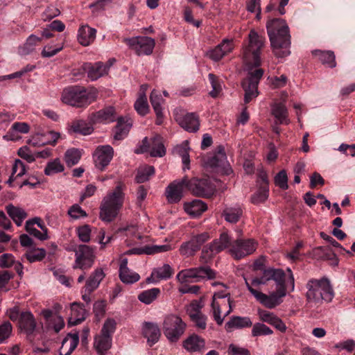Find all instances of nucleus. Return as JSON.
<instances>
[{
    "instance_id": "f3484780",
    "label": "nucleus",
    "mask_w": 355,
    "mask_h": 355,
    "mask_svg": "<svg viewBox=\"0 0 355 355\" xmlns=\"http://www.w3.org/2000/svg\"><path fill=\"white\" fill-rule=\"evenodd\" d=\"M187 176L181 180L172 182L166 188L165 194L169 203H178L183 197V193L187 190Z\"/></svg>"
},
{
    "instance_id": "aec40b11",
    "label": "nucleus",
    "mask_w": 355,
    "mask_h": 355,
    "mask_svg": "<svg viewBox=\"0 0 355 355\" xmlns=\"http://www.w3.org/2000/svg\"><path fill=\"white\" fill-rule=\"evenodd\" d=\"M88 119L92 123H111L117 119L114 107L110 106L92 113L89 116Z\"/></svg>"
},
{
    "instance_id": "473e14b6",
    "label": "nucleus",
    "mask_w": 355,
    "mask_h": 355,
    "mask_svg": "<svg viewBox=\"0 0 355 355\" xmlns=\"http://www.w3.org/2000/svg\"><path fill=\"white\" fill-rule=\"evenodd\" d=\"M132 127V123L123 117L116 119V125L114 128V139L117 141L123 140L127 137Z\"/></svg>"
},
{
    "instance_id": "4d7b16f0",
    "label": "nucleus",
    "mask_w": 355,
    "mask_h": 355,
    "mask_svg": "<svg viewBox=\"0 0 355 355\" xmlns=\"http://www.w3.org/2000/svg\"><path fill=\"white\" fill-rule=\"evenodd\" d=\"M274 182L275 185L283 190L288 188V176L285 170H282L275 176Z\"/></svg>"
},
{
    "instance_id": "c85d7f7f",
    "label": "nucleus",
    "mask_w": 355,
    "mask_h": 355,
    "mask_svg": "<svg viewBox=\"0 0 355 355\" xmlns=\"http://www.w3.org/2000/svg\"><path fill=\"white\" fill-rule=\"evenodd\" d=\"M183 347L189 352H200L205 346V340L197 334H192L182 343Z\"/></svg>"
},
{
    "instance_id": "bb28decb",
    "label": "nucleus",
    "mask_w": 355,
    "mask_h": 355,
    "mask_svg": "<svg viewBox=\"0 0 355 355\" xmlns=\"http://www.w3.org/2000/svg\"><path fill=\"white\" fill-rule=\"evenodd\" d=\"M143 334L147 338L149 345L153 346L158 342L161 332L157 324L146 322L144 324Z\"/></svg>"
},
{
    "instance_id": "dca6fc26",
    "label": "nucleus",
    "mask_w": 355,
    "mask_h": 355,
    "mask_svg": "<svg viewBox=\"0 0 355 355\" xmlns=\"http://www.w3.org/2000/svg\"><path fill=\"white\" fill-rule=\"evenodd\" d=\"M114 153V148L110 145L97 146L92 155L95 167L100 171H104L112 160Z\"/></svg>"
},
{
    "instance_id": "603ef678",
    "label": "nucleus",
    "mask_w": 355,
    "mask_h": 355,
    "mask_svg": "<svg viewBox=\"0 0 355 355\" xmlns=\"http://www.w3.org/2000/svg\"><path fill=\"white\" fill-rule=\"evenodd\" d=\"M252 327L251 335L252 337L269 336L273 334V331L262 322L252 324Z\"/></svg>"
},
{
    "instance_id": "4c0bfd02",
    "label": "nucleus",
    "mask_w": 355,
    "mask_h": 355,
    "mask_svg": "<svg viewBox=\"0 0 355 355\" xmlns=\"http://www.w3.org/2000/svg\"><path fill=\"white\" fill-rule=\"evenodd\" d=\"M6 210L8 216L15 222L17 226H21L23 220L27 217L28 214L26 211L19 207L9 204L6 207Z\"/></svg>"
},
{
    "instance_id": "f8f14e48",
    "label": "nucleus",
    "mask_w": 355,
    "mask_h": 355,
    "mask_svg": "<svg viewBox=\"0 0 355 355\" xmlns=\"http://www.w3.org/2000/svg\"><path fill=\"white\" fill-rule=\"evenodd\" d=\"M187 190L193 196L202 198H211L215 191L214 184L207 178L199 179L193 178L189 179L187 178Z\"/></svg>"
},
{
    "instance_id": "2eb2a0df",
    "label": "nucleus",
    "mask_w": 355,
    "mask_h": 355,
    "mask_svg": "<svg viewBox=\"0 0 355 355\" xmlns=\"http://www.w3.org/2000/svg\"><path fill=\"white\" fill-rule=\"evenodd\" d=\"M204 162L206 166L211 168H220L226 175L232 173V169L227 159L225 148L223 146H218L214 155L207 157Z\"/></svg>"
},
{
    "instance_id": "7c9ffc66",
    "label": "nucleus",
    "mask_w": 355,
    "mask_h": 355,
    "mask_svg": "<svg viewBox=\"0 0 355 355\" xmlns=\"http://www.w3.org/2000/svg\"><path fill=\"white\" fill-rule=\"evenodd\" d=\"M186 213L193 218H197L202 215L207 209V205L201 200H193L184 205Z\"/></svg>"
},
{
    "instance_id": "2f4dec72",
    "label": "nucleus",
    "mask_w": 355,
    "mask_h": 355,
    "mask_svg": "<svg viewBox=\"0 0 355 355\" xmlns=\"http://www.w3.org/2000/svg\"><path fill=\"white\" fill-rule=\"evenodd\" d=\"M71 316L69 319V324L71 326L80 324L87 315L84 304L77 302L71 304Z\"/></svg>"
},
{
    "instance_id": "3c124183",
    "label": "nucleus",
    "mask_w": 355,
    "mask_h": 355,
    "mask_svg": "<svg viewBox=\"0 0 355 355\" xmlns=\"http://www.w3.org/2000/svg\"><path fill=\"white\" fill-rule=\"evenodd\" d=\"M81 158V153L77 148L68 149L64 153V161L69 167L78 163Z\"/></svg>"
},
{
    "instance_id": "412c9836",
    "label": "nucleus",
    "mask_w": 355,
    "mask_h": 355,
    "mask_svg": "<svg viewBox=\"0 0 355 355\" xmlns=\"http://www.w3.org/2000/svg\"><path fill=\"white\" fill-rule=\"evenodd\" d=\"M175 120L187 132H196L199 130V116L196 113L191 112L184 116H176Z\"/></svg>"
},
{
    "instance_id": "c9c22d12",
    "label": "nucleus",
    "mask_w": 355,
    "mask_h": 355,
    "mask_svg": "<svg viewBox=\"0 0 355 355\" xmlns=\"http://www.w3.org/2000/svg\"><path fill=\"white\" fill-rule=\"evenodd\" d=\"M30 127L28 123L24 122H15L12 125L11 128L8 130L6 135L3 136V139L7 141H17L20 139V137L16 134L19 132L22 134L28 133Z\"/></svg>"
},
{
    "instance_id": "a211bd4d",
    "label": "nucleus",
    "mask_w": 355,
    "mask_h": 355,
    "mask_svg": "<svg viewBox=\"0 0 355 355\" xmlns=\"http://www.w3.org/2000/svg\"><path fill=\"white\" fill-rule=\"evenodd\" d=\"M202 306L198 301H193L187 309V313L196 328L205 330L207 328V317L202 313Z\"/></svg>"
},
{
    "instance_id": "5fc2aeb1",
    "label": "nucleus",
    "mask_w": 355,
    "mask_h": 355,
    "mask_svg": "<svg viewBox=\"0 0 355 355\" xmlns=\"http://www.w3.org/2000/svg\"><path fill=\"white\" fill-rule=\"evenodd\" d=\"M137 112L141 116H145L149 112V106L146 96H138L134 105Z\"/></svg>"
},
{
    "instance_id": "72a5a7b5",
    "label": "nucleus",
    "mask_w": 355,
    "mask_h": 355,
    "mask_svg": "<svg viewBox=\"0 0 355 355\" xmlns=\"http://www.w3.org/2000/svg\"><path fill=\"white\" fill-rule=\"evenodd\" d=\"M104 277L105 273L103 270L101 268H96L86 281L85 291L90 294L98 287Z\"/></svg>"
},
{
    "instance_id": "bf43d9fd",
    "label": "nucleus",
    "mask_w": 355,
    "mask_h": 355,
    "mask_svg": "<svg viewBox=\"0 0 355 355\" xmlns=\"http://www.w3.org/2000/svg\"><path fill=\"white\" fill-rule=\"evenodd\" d=\"M208 77L212 87V90L210 91L209 95L213 98H216L221 91L220 84L214 74L209 73Z\"/></svg>"
},
{
    "instance_id": "a19ab883",
    "label": "nucleus",
    "mask_w": 355,
    "mask_h": 355,
    "mask_svg": "<svg viewBox=\"0 0 355 355\" xmlns=\"http://www.w3.org/2000/svg\"><path fill=\"white\" fill-rule=\"evenodd\" d=\"M166 154V149L163 144L162 137L157 135L152 139V144L150 150L151 157H162Z\"/></svg>"
},
{
    "instance_id": "58836bf2",
    "label": "nucleus",
    "mask_w": 355,
    "mask_h": 355,
    "mask_svg": "<svg viewBox=\"0 0 355 355\" xmlns=\"http://www.w3.org/2000/svg\"><path fill=\"white\" fill-rule=\"evenodd\" d=\"M243 216V209L239 206L229 207L223 209L222 216L225 220L230 223L235 224Z\"/></svg>"
},
{
    "instance_id": "a18cd8bd",
    "label": "nucleus",
    "mask_w": 355,
    "mask_h": 355,
    "mask_svg": "<svg viewBox=\"0 0 355 355\" xmlns=\"http://www.w3.org/2000/svg\"><path fill=\"white\" fill-rule=\"evenodd\" d=\"M64 170V165L61 163L59 158H55L49 162L44 168V173L46 175L50 176L59 173L63 172Z\"/></svg>"
},
{
    "instance_id": "13d9d810",
    "label": "nucleus",
    "mask_w": 355,
    "mask_h": 355,
    "mask_svg": "<svg viewBox=\"0 0 355 355\" xmlns=\"http://www.w3.org/2000/svg\"><path fill=\"white\" fill-rule=\"evenodd\" d=\"M91 232L92 230L89 225H84L76 229L78 239L83 243H88L90 241Z\"/></svg>"
},
{
    "instance_id": "9d476101",
    "label": "nucleus",
    "mask_w": 355,
    "mask_h": 355,
    "mask_svg": "<svg viewBox=\"0 0 355 355\" xmlns=\"http://www.w3.org/2000/svg\"><path fill=\"white\" fill-rule=\"evenodd\" d=\"M262 272L261 277H254L250 283L245 279V285L248 288V286L254 288V287L259 286V285H265L270 280L275 281L277 286L285 284L286 274L282 269L269 268L266 270H263Z\"/></svg>"
},
{
    "instance_id": "37998d69",
    "label": "nucleus",
    "mask_w": 355,
    "mask_h": 355,
    "mask_svg": "<svg viewBox=\"0 0 355 355\" xmlns=\"http://www.w3.org/2000/svg\"><path fill=\"white\" fill-rule=\"evenodd\" d=\"M71 129L75 133L83 135H89L92 133L94 128L92 125H89L83 120H76L71 123Z\"/></svg>"
},
{
    "instance_id": "09e8293b",
    "label": "nucleus",
    "mask_w": 355,
    "mask_h": 355,
    "mask_svg": "<svg viewBox=\"0 0 355 355\" xmlns=\"http://www.w3.org/2000/svg\"><path fill=\"white\" fill-rule=\"evenodd\" d=\"M155 173V168L153 166H145L139 168L135 177L137 183H143L148 181L150 177Z\"/></svg>"
},
{
    "instance_id": "ddd939ff",
    "label": "nucleus",
    "mask_w": 355,
    "mask_h": 355,
    "mask_svg": "<svg viewBox=\"0 0 355 355\" xmlns=\"http://www.w3.org/2000/svg\"><path fill=\"white\" fill-rule=\"evenodd\" d=\"M257 245L253 239H236L232 243L230 253L234 259L239 260L254 253Z\"/></svg>"
},
{
    "instance_id": "338daca9",
    "label": "nucleus",
    "mask_w": 355,
    "mask_h": 355,
    "mask_svg": "<svg viewBox=\"0 0 355 355\" xmlns=\"http://www.w3.org/2000/svg\"><path fill=\"white\" fill-rule=\"evenodd\" d=\"M15 263V257L12 254L5 253L0 256V267L10 268Z\"/></svg>"
},
{
    "instance_id": "e2e57ef3",
    "label": "nucleus",
    "mask_w": 355,
    "mask_h": 355,
    "mask_svg": "<svg viewBox=\"0 0 355 355\" xmlns=\"http://www.w3.org/2000/svg\"><path fill=\"white\" fill-rule=\"evenodd\" d=\"M211 306L214 320L218 325H221L223 322L224 317L222 318L220 316V304L218 302L212 300Z\"/></svg>"
},
{
    "instance_id": "e433bc0d",
    "label": "nucleus",
    "mask_w": 355,
    "mask_h": 355,
    "mask_svg": "<svg viewBox=\"0 0 355 355\" xmlns=\"http://www.w3.org/2000/svg\"><path fill=\"white\" fill-rule=\"evenodd\" d=\"M311 53L313 56L327 67L334 68L336 66V57L333 51L316 49Z\"/></svg>"
},
{
    "instance_id": "6ab92c4d",
    "label": "nucleus",
    "mask_w": 355,
    "mask_h": 355,
    "mask_svg": "<svg viewBox=\"0 0 355 355\" xmlns=\"http://www.w3.org/2000/svg\"><path fill=\"white\" fill-rule=\"evenodd\" d=\"M83 69L87 73V78L94 81L108 73L109 67L102 62L95 63L85 62L83 64Z\"/></svg>"
},
{
    "instance_id": "f257e3e1",
    "label": "nucleus",
    "mask_w": 355,
    "mask_h": 355,
    "mask_svg": "<svg viewBox=\"0 0 355 355\" xmlns=\"http://www.w3.org/2000/svg\"><path fill=\"white\" fill-rule=\"evenodd\" d=\"M265 38L259 35L254 30H251L248 34V42L243 44V60L247 67L248 75L241 83L245 92L244 101L250 103L258 94V85L263 77L264 71L259 67L261 64V51L264 46Z\"/></svg>"
},
{
    "instance_id": "b1692460",
    "label": "nucleus",
    "mask_w": 355,
    "mask_h": 355,
    "mask_svg": "<svg viewBox=\"0 0 355 355\" xmlns=\"http://www.w3.org/2000/svg\"><path fill=\"white\" fill-rule=\"evenodd\" d=\"M234 46L233 40L224 39L221 43L209 51V56L211 60L218 61L230 53Z\"/></svg>"
},
{
    "instance_id": "4be33fe9",
    "label": "nucleus",
    "mask_w": 355,
    "mask_h": 355,
    "mask_svg": "<svg viewBox=\"0 0 355 355\" xmlns=\"http://www.w3.org/2000/svg\"><path fill=\"white\" fill-rule=\"evenodd\" d=\"M258 315L262 323H268L282 333L286 332L287 327L285 323L275 313L266 310L259 309Z\"/></svg>"
},
{
    "instance_id": "7ed1b4c3",
    "label": "nucleus",
    "mask_w": 355,
    "mask_h": 355,
    "mask_svg": "<svg viewBox=\"0 0 355 355\" xmlns=\"http://www.w3.org/2000/svg\"><path fill=\"white\" fill-rule=\"evenodd\" d=\"M125 186L122 182H118L112 191L109 192L102 200L100 205L99 218L105 222L113 221L123 207Z\"/></svg>"
},
{
    "instance_id": "0eeeda50",
    "label": "nucleus",
    "mask_w": 355,
    "mask_h": 355,
    "mask_svg": "<svg viewBox=\"0 0 355 355\" xmlns=\"http://www.w3.org/2000/svg\"><path fill=\"white\" fill-rule=\"evenodd\" d=\"M116 323L112 318H108L104 322L100 334L95 336L94 346L99 355L105 353L112 346V336L116 329Z\"/></svg>"
},
{
    "instance_id": "49530a36",
    "label": "nucleus",
    "mask_w": 355,
    "mask_h": 355,
    "mask_svg": "<svg viewBox=\"0 0 355 355\" xmlns=\"http://www.w3.org/2000/svg\"><path fill=\"white\" fill-rule=\"evenodd\" d=\"M269 187L267 185H260L258 190L252 196L251 202L254 205H258L265 202L268 198Z\"/></svg>"
},
{
    "instance_id": "5701e85b",
    "label": "nucleus",
    "mask_w": 355,
    "mask_h": 355,
    "mask_svg": "<svg viewBox=\"0 0 355 355\" xmlns=\"http://www.w3.org/2000/svg\"><path fill=\"white\" fill-rule=\"evenodd\" d=\"M174 273V270L169 264L165 263L161 267L155 268L150 277L146 279L147 283H157L161 280L170 279Z\"/></svg>"
},
{
    "instance_id": "393cba45",
    "label": "nucleus",
    "mask_w": 355,
    "mask_h": 355,
    "mask_svg": "<svg viewBox=\"0 0 355 355\" xmlns=\"http://www.w3.org/2000/svg\"><path fill=\"white\" fill-rule=\"evenodd\" d=\"M150 101L156 114L155 123L160 125L164 121L162 104L164 102V100L157 90L153 89L150 95Z\"/></svg>"
},
{
    "instance_id": "680f3d73",
    "label": "nucleus",
    "mask_w": 355,
    "mask_h": 355,
    "mask_svg": "<svg viewBox=\"0 0 355 355\" xmlns=\"http://www.w3.org/2000/svg\"><path fill=\"white\" fill-rule=\"evenodd\" d=\"M211 235L208 232H204L197 234H193L191 237L197 247L200 249L201 246L211 239Z\"/></svg>"
},
{
    "instance_id": "79ce46f5",
    "label": "nucleus",
    "mask_w": 355,
    "mask_h": 355,
    "mask_svg": "<svg viewBox=\"0 0 355 355\" xmlns=\"http://www.w3.org/2000/svg\"><path fill=\"white\" fill-rule=\"evenodd\" d=\"M42 41V37H37L35 35H31L26 40L25 44L20 47L19 51L22 55H28L32 53L35 46L39 45Z\"/></svg>"
},
{
    "instance_id": "39448f33",
    "label": "nucleus",
    "mask_w": 355,
    "mask_h": 355,
    "mask_svg": "<svg viewBox=\"0 0 355 355\" xmlns=\"http://www.w3.org/2000/svg\"><path fill=\"white\" fill-rule=\"evenodd\" d=\"M96 99V93L88 91L85 87L79 85L70 86L63 89L61 96L62 101L76 107H85Z\"/></svg>"
},
{
    "instance_id": "1a4fd4ad",
    "label": "nucleus",
    "mask_w": 355,
    "mask_h": 355,
    "mask_svg": "<svg viewBox=\"0 0 355 355\" xmlns=\"http://www.w3.org/2000/svg\"><path fill=\"white\" fill-rule=\"evenodd\" d=\"M231 239L227 232L220 234L218 239H214L209 244L202 248L200 261L202 263H207L214 255L220 252L225 249L231 248Z\"/></svg>"
},
{
    "instance_id": "0e129e2a",
    "label": "nucleus",
    "mask_w": 355,
    "mask_h": 355,
    "mask_svg": "<svg viewBox=\"0 0 355 355\" xmlns=\"http://www.w3.org/2000/svg\"><path fill=\"white\" fill-rule=\"evenodd\" d=\"M68 214L74 219H78L87 216L85 211H84L78 204H75L69 208L68 210Z\"/></svg>"
},
{
    "instance_id": "de8ad7c7",
    "label": "nucleus",
    "mask_w": 355,
    "mask_h": 355,
    "mask_svg": "<svg viewBox=\"0 0 355 355\" xmlns=\"http://www.w3.org/2000/svg\"><path fill=\"white\" fill-rule=\"evenodd\" d=\"M196 279L193 282H198L207 278L213 279L216 277V272L208 266L196 267Z\"/></svg>"
},
{
    "instance_id": "ea45409f",
    "label": "nucleus",
    "mask_w": 355,
    "mask_h": 355,
    "mask_svg": "<svg viewBox=\"0 0 355 355\" xmlns=\"http://www.w3.org/2000/svg\"><path fill=\"white\" fill-rule=\"evenodd\" d=\"M272 114L280 124H288V110L284 104H275L272 107Z\"/></svg>"
},
{
    "instance_id": "8fccbe9b",
    "label": "nucleus",
    "mask_w": 355,
    "mask_h": 355,
    "mask_svg": "<svg viewBox=\"0 0 355 355\" xmlns=\"http://www.w3.org/2000/svg\"><path fill=\"white\" fill-rule=\"evenodd\" d=\"M198 250L199 248L191 239L189 241L182 243L179 248L180 254L186 257L193 256Z\"/></svg>"
},
{
    "instance_id": "f03ea898",
    "label": "nucleus",
    "mask_w": 355,
    "mask_h": 355,
    "mask_svg": "<svg viewBox=\"0 0 355 355\" xmlns=\"http://www.w3.org/2000/svg\"><path fill=\"white\" fill-rule=\"evenodd\" d=\"M266 29L274 55L280 58L289 55L291 37L286 21L279 18L268 20Z\"/></svg>"
},
{
    "instance_id": "f704fd0d",
    "label": "nucleus",
    "mask_w": 355,
    "mask_h": 355,
    "mask_svg": "<svg viewBox=\"0 0 355 355\" xmlns=\"http://www.w3.org/2000/svg\"><path fill=\"white\" fill-rule=\"evenodd\" d=\"M96 31L89 26H82L78 30V40L84 46H89L96 38Z\"/></svg>"
},
{
    "instance_id": "69168bd1",
    "label": "nucleus",
    "mask_w": 355,
    "mask_h": 355,
    "mask_svg": "<svg viewBox=\"0 0 355 355\" xmlns=\"http://www.w3.org/2000/svg\"><path fill=\"white\" fill-rule=\"evenodd\" d=\"M12 325L10 322H4L0 325V343L9 338L12 332Z\"/></svg>"
},
{
    "instance_id": "4468645a",
    "label": "nucleus",
    "mask_w": 355,
    "mask_h": 355,
    "mask_svg": "<svg viewBox=\"0 0 355 355\" xmlns=\"http://www.w3.org/2000/svg\"><path fill=\"white\" fill-rule=\"evenodd\" d=\"M123 42L138 55L151 54L155 45V40L149 37L124 38Z\"/></svg>"
},
{
    "instance_id": "052dcab7",
    "label": "nucleus",
    "mask_w": 355,
    "mask_h": 355,
    "mask_svg": "<svg viewBox=\"0 0 355 355\" xmlns=\"http://www.w3.org/2000/svg\"><path fill=\"white\" fill-rule=\"evenodd\" d=\"M188 150L189 148H187L186 146H178L176 148L178 153L182 158V162L184 164V170L189 168L190 158Z\"/></svg>"
},
{
    "instance_id": "c03bdc74",
    "label": "nucleus",
    "mask_w": 355,
    "mask_h": 355,
    "mask_svg": "<svg viewBox=\"0 0 355 355\" xmlns=\"http://www.w3.org/2000/svg\"><path fill=\"white\" fill-rule=\"evenodd\" d=\"M159 294H160L159 288H150V289L142 291L138 295V300L140 302H141L146 304H150L157 298V297Z\"/></svg>"
},
{
    "instance_id": "423d86ee",
    "label": "nucleus",
    "mask_w": 355,
    "mask_h": 355,
    "mask_svg": "<svg viewBox=\"0 0 355 355\" xmlns=\"http://www.w3.org/2000/svg\"><path fill=\"white\" fill-rule=\"evenodd\" d=\"M186 328L187 324L178 315L169 314L164 319L163 333L170 343H177L184 334Z\"/></svg>"
},
{
    "instance_id": "20e7f679",
    "label": "nucleus",
    "mask_w": 355,
    "mask_h": 355,
    "mask_svg": "<svg viewBox=\"0 0 355 355\" xmlns=\"http://www.w3.org/2000/svg\"><path fill=\"white\" fill-rule=\"evenodd\" d=\"M306 297L309 303L330 302L334 295L330 282L325 277L309 279L306 284Z\"/></svg>"
},
{
    "instance_id": "6e6d98bb",
    "label": "nucleus",
    "mask_w": 355,
    "mask_h": 355,
    "mask_svg": "<svg viewBox=\"0 0 355 355\" xmlns=\"http://www.w3.org/2000/svg\"><path fill=\"white\" fill-rule=\"evenodd\" d=\"M196 268H191L184 269L180 271L177 275V279L181 282L184 283L189 282V279H196Z\"/></svg>"
},
{
    "instance_id": "864d4df0",
    "label": "nucleus",
    "mask_w": 355,
    "mask_h": 355,
    "mask_svg": "<svg viewBox=\"0 0 355 355\" xmlns=\"http://www.w3.org/2000/svg\"><path fill=\"white\" fill-rule=\"evenodd\" d=\"M46 254L44 248H35L27 251L24 256L30 263H33L42 261Z\"/></svg>"
},
{
    "instance_id": "a878e982",
    "label": "nucleus",
    "mask_w": 355,
    "mask_h": 355,
    "mask_svg": "<svg viewBox=\"0 0 355 355\" xmlns=\"http://www.w3.org/2000/svg\"><path fill=\"white\" fill-rule=\"evenodd\" d=\"M17 324L19 328L27 335L32 334L36 328L35 317L30 311H23L21 313V318Z\"/></svg>"
},
{
    "instance_id": "cd10ccee",
    "label": "nucleus",
    "mask_w": 355,
    "mask_h": 355,
    "mask_svg": "<svg viewBox=\"0 0 355 355\" xmlns=\"http://www.w3.org/2000/svg\"><path fill=\"white\" fill-rule=\"evenodd\" d=\"M252 326V322L249 317L232 316L226 322L225 328L230 332L234 329L249 328Z\"/></svg>"
},
{
    "instance_id": "6e6552de",
    "label": "nucleus",
    "mask_w": 355,
    "mask_h": 355,
    "mask_svg": "<svg viewBox=\"0 0 355 355\" xmlns=\"http://www.w3.org/2000/svg\"><path fill=\"white\" fill-rule=\"evenodd\" d=\"M248 291L257 302L268 309H274L282 302V298L286 295V285L277 286L276 291L270 295L263 293L258 290L248 286Z\"/></svg>"
},
{
    "instance_id": "c756f323",
    "label": "nucleus",
    "mask_w": 355,
    "mask_h": 355,
    "mask_svg": "<svg viewBox=\"0 0 355 355\" xmlns=\"http://www.w3.org/2000/svg\"><path fill=\"white\" fill-rule=\"evenodd\" d=\"M79 343L78 333L69 334L68 337L63 339L62 346L60 349V355H71L77 347Z\"/></svg>"
},
{
    "instance_id": "774afa93",
    "label": "nucleus",
    "mask_w": 355,
    "mask_h": 355,
    "mask_svg": "<svg viewBox=\"0 0 355 355\" xmlns=\"http://www.w3.org/2000/svg\"><path fill=\"white\" fill-rule=\"evenodd\" d=\"M228 355H251L250 352L243 347L230 344L227 349Z\"/></svg>"
},
{
    "instance_id": "9b49d317",
    "label": "nucleus",
    "mask_w": 355,
    "mask_h": 355,
    "mask_svg": "<svg viewBox=\"0 0 355 355\" xmlns=\"http://www.w3.org/2000/svg\"><path fill=\"white\" fill-rule=\"evenodd\" d=\"M94 250V248L85 244L78 245L73 250L76 259L73 268L83 270L89 269L93 266L96 258Z\"/></svg>"
}]
</instances>
